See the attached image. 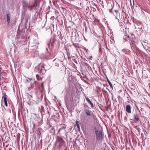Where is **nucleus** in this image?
Returning a JSON list of instances; mask_svg holds the SVG:
<instances>
[{
    "label": "nucleus",
    "mask_w": 150,
    "mask_h": 150,
    "mask_svg": "<svg viewBox=\"0 0 150 150\" xmlns=\"http://www.w3.org/2000/svg\"><path fill=\"white\" fill-rule=\"evenodd\" d=\"M126 111L128 113H130L131 112V108L130 106L129 105H127L126 107Z\"/></svg>",
    "instance_id": "obj_8"
},
{
    "label": "nucleus",
    "mask_w": 150,
    "mask_h": 150,
    "mask_svg": "<svg viewBox=\"0 0 150 150\" xmlns=\"http://www.w3.org/2000/svg\"><path fill=\"white\" fill-rule=\"evenodd\" d=\"M6 21L9 24L10 22V14L9 13H8L6 14Z\"/></svg>",
    "instance_id": "obj_9"
},
{
    "label": "nucleus",
    "mask_w": 150,
    "mask_h": 150,
    "mask_svg": "<svg viewBox=\"0 0 150 150\" xmlns=\"http://www.w3.org/2000/svg\"><path fill=\"white\" fill-rule=\"evenodd\" d=\"M83 78H84V76H83Z\"/></svg>",
    "instance_id": "obj_41"
},
{
    "label": "nucleus",
    "mask_w": 150,
    "mask_h": 150,
    "mask_svg": "<svg viewBox=\"0 0 150 150\" xmlns=\"http://www.w3.org/2000/svg\"><path fill=\"white\" fill-rule=\"evenodd\" d=\"M99 50L100 51L101 50V49H99Z\"/></svg>",
    "instance_id": "obj_32"
},
{
    "label": "nucleus",
    "mask_w": 150,
    "mask_h": 150,
    "mask_svg": "<svg viewBox=\"0 0 150 150\" xmlns=\"http://www.w3.org/2000/svg\"><path fill=\"white\" fill-rule=\"evenodd\" d=\"M88 11H85V12H86V15H85V16L87 17L88 18V17L90 14V11L89 10V8H88Z\"/></svg>",
    "instance_id": "obj_10"
},
{
    "label": "nucleus",
    "mask_w": 150,
    "mask_h": 150,
    "mask_svg": "<svg viewBox=\"0 0 150 150\" xmlns=\"http://www.w3.org/2000/svg\"><path fill=\"white\" fill-rule=\"evenodd\" d=\"M113 14L114 16H115L116 18H117V17H119L120 16V14L118 12V13H113Z\"/></svg>",
    "instance_id": "obj_17"
},
{
    "label": "nucleus",
    "mask_w": 150,
    "mask_h": 150,
    "mask_svg": "<svg viewBox=\"0 0 150 150\" xmlns=\"http://www.w3.org/2000/svg\"><path fill=\"white\" fill-rule=\"evenodd\" d=\"M125 119H127V117H125Z\"/></svg>",
    "instance_id": "obj_31"
},
{
    "label": "nucleus",
    "mask_w": 150,
    "mask_h": 150,
    "mask_svg": "<svg viewBox=\"0 0 150 150\" xmlns=\"http://www.w3.org/2000/svg\"><path fill=\"white\" fill-rule=\"evenodd\" d=\"M85 50H86V52H87V50H88L87 49H86L85 48Z\"/></svg>",
    "instance_id": "obj_28"
},
{
    "label": "nucleus",
    "mask_w": 150,
    "mask_h": 150,
    "mask_svg": "<svg viewBox=\"0 0 150 150\" xmlns=\"http://www.w3.org/2000/svg\"><path fill=\"white\" fill-rule=\"evenodd\" d=\"M127 37H128V38L129 39V40H132V39H131V38L130 37H129V36H128Z\"/></svg>",
    "instance_id": "obj_24"
},
{
    "label": "nucleus",
    "mask_w": 150,
    "mask_h": 150,
    "mask_svg": "<svg viewBox=\"0 0 150 150\" xmlns=\"http://www.w3.org/2000/svg\"><path fill=\"white\" fill-rule=\"evenodd\" d=\"M30 96L32 98V96Z\"/></svg>",
    "instance_id": "obj_35"
},
{
    "label": "nucleus",
    "mask_w": 150,
    "mask_h": 150,
    "mask_svg": "<svg viewBox=\"0 0 150 150\" xmlns=\"http://www.w3.org/2000/svg\"><path fill=\"white\" fill-rule=\"evenodd\" d=\"M65 135L66 136V138L67 139H68V137H67V132H65Z\"/></svg>",
    "instance_id": "obj_22"
},
{
    "label": "nucleus",
    "mask_w": 150,
    "mask_h": 150,
    "mask_svg": "<svg viewBox=\"0 0 150 150\" xmlns=\"http://www.w3.org/2000/svg\"><path fill=\"white\" fill-rule=\"evenodd\" d=\"M143 9L142 8H141V11H142V12L143 13V14H144V15H145V13H144V11H143Z\"/></svg>",
    "instance_id": "obj_23"
},
{
    "label": "nucleus",
    "mask_w": 150,
    "mask_h": 150,
    "mask_svg": "<svg viewBox=\"0 0 150 150\" xmlns=\"http://www.w3.org/2000/svg\"><path fill=\"white\" fill-rule=\"evenodd\" d=\"M86 136V142H89L91 139L90 135L88 134V136Z\"/></svg>",
    "instance_id": "obj_11"
},
{
    "label": "nucleus",
    "mask_w": 150,
    "mask_h": 150,
    "mask_svg": "<svg viewBox=\"0 0 150 150\" xmlns=\"http://www.w3.org/2000/svg\"><path fill=\"white\" fill-rule=\"evenodd\" d=\"M79 122L78 121H76V125L78 129L79 130L80 127L79 126Z\"/></svg>",
    "instance_id": "obj_14"
},
{
    "label": "nucleus",
    "mask_w": 150,
    "mask_h": 150,
    "mask_svg": "<svg viewBox=\"0 0 150 150\" xmlns=\"http://www.w3.org/2000/svg\"><path fill=\"white\" fill-rule=\"evenodd\" d=\"M112 8L110 10V13H112Z\"/></svg>",
    "instance_id": "obj_26"
},
{
    "label": "nucleus",
    "mask_w": 150,
    "mask_h": 150,
    "mask_svg": "<svg viewBox=\"0 0 150 150\" xmlns=\"http://www.w3.org/2000/svg\"><path fill=\"white\" fill-rule=\"evenodd\" d=\"M86 64V65H87V64Z\"/></svg>",
    "instance_id": "obj_36"
},
{
    "label": "nucleus",
    "mask_w": 150,
    "mask_h": 150,
    "mask_svg": "<svg viewBox=\"0 0 150 150\" xmlns=\"http://www.w3.org/2000/svg\"><path fill=\"white\" fill-rule=\"evenodd\" d=\"M106 78L107 79V81L108 82L110 87L112 89L113 88L111 82L108 79V78L107 77H106Z\"/></svg>",
    "instance_id": "obj_12"
},
{
    "label": "nucleus",
    "mask_w": 150,
    "mask_h": 150,
    "mask_svg": "<svg viewBox=\"0 0 150 150\" xmlns=\"http://www.w3.org/2000/svg\"><path fill=\"white\" fill-rule=\"evenodd\" d=\"M87 83V84L88 85V86H87L86 88V89H90V84H89V83Z\"/></svg>",
    "instance_id": "obj_19"
},
{
    "label": "nucleus",
    "mask_w": 150,
    "mask_h": 150,
    "mask_svg": "<svg viewBox=\"0 0 150 150\" xmlns=\"http://www.w3.org/2000/svg\"><path fill=\"white\" fill-rule=\"evenodd\" d=\"M130 43L131 45H132V46H133L134 45V42L132 39L131 40V42H130Z\"/></svg>",
    "instance_id": "obj_18"
},
{
    "label": "nucleus",
    "mask_w": 150,
    "mask_h": 150,
    "mask_svg": "<svg viewBox=\"0 0 150 150\" xmlns=\"http://www.w3.org/2000/svg\"><path fill=\"white\" fill-rule=\"evenodd\" d=\"M95 131L97 139L98 140L102 139L103 138L102 131L101 130L98 131L96 128Z\"/></svg>",
    "instance_id": "obj_2"
},
{
    "label": "nucleus",
    "mask_w": 150,
    "mask_h": 150,
    "mask_svg": "<svg viewBox=\"0 0 150 150\" xmlns=\"http://www.w3.org/2000/svg\"><path fill=\"white\" fill-rule=\"evenodd\" d=\"M130 86V88L132 89H134V86H133V85H131Z\"/></svg>",
    "instance_id": "obj_21"
},
{
    "label": "nucleus",
    "mask_w": 150,
    "mask_h": 150,
    "mask_svg": "<svg viewBox=\"0 0 150 150\" xmlns=\"http://www.w3.org/2000/svg\"><path fill=\"white\" fill-rule=\"evenodd\" d=\"M85 40L87 41V40L85 38Z\"/></svg>",
    "instance_id": "obj_33"
},
{
    "label": "nucleus",
    "mask_w": 150,
    "mask_h": 150,
    "mask_svg": "<svg viewBox=\"0 0 150 150\" xmlns=\"http://www.w3.org/2000/svg\"><path fill=\"white\" fill-rule=\"evenodd\" d=\"M38 76V75H37L36 76Z\"/></svg>",
    "instance_id": "obj_34"
},
{
    "label": "nucleus",
    "mask_w": 150,
    "mask_h": 150,
    "mask_svg": "<svg viewBox=\"0 0 150 150\" xmlns=\"http://www.w3.org/2000/svg\"><path fill=\"white\" fill-rule=\"evenodd\" d=\"M146 50L149 54H150V47L148 48V49Z\"/></svg>",
    "instance_id": "obj_20"
},
{
    "label": "nucleus",
    "mask_w": 150,
    "mask_h": 150,
    "mask_svg": "<svg viewBox=\"0 0 150 150\" xmlns=\"http://www.w3.org/2000/svg\"><path fill=\"white\" fill-rule=\"evenodd\" d=\"M68 80L70 81H71L73 80V78L72 76L70 74L69 75V77H68Z\"/></svg>",
    "instance_id": "obj_15"
},
{
    "label": "nucleus",
    "mask_w": 150,
    "mask_h": 150,
    "mask_svg": "<svg viewBox=\"0 0 150 150\" xmlns=\"http://www.w3.org/2000/svg\"><path fill=\"white\" fill-rule=\"evenodd\" d=\"M46 71V70L45 69L43 65H41V67H39L38 68V72L40 74H43Z\"/></svg>",
    "instance_id": "obj_4"
},
{
    "label": "nucleus",
    "mask_w": 150,
    "mask_h": 150,
    "mask_svg": "<svg viewBox=\"0 0 150 150\" xmlns=\"http://www.w3.org/2000/svg\"><path fill=\"white\" fill-rule=\"evenodd\" d=\"M133 117L134 119V121L135 122H137L140 121L138 113L136 112L134 113L133 115Z\"/></svg>",
    "instance_id": "obj_5"
},
{
    "label": "nucleus",
    "mask_w": 150,
    "mask_h": 150,
    "mask_svg": "<svg viewBox=\"0 0 150 150\" xmlns=\"http://www.w3.org/2000/svg\"><path fill=\"white\" fill-rule=\"evenodd\" d=\"M35 3L33 5H31L30 6H29L28 8H30V9L31 10H32L33 8L35 6Z\"/></svg>",
    "instance_id": "obj_13"
},
{
    "label": "nucleus",
    "mask_w": 150,
    "mask_h": 150,
    "mask_svg": "<svg viewBox=\"0 0 150 150\" xmlns=\"http://www.w3.org/2000/svg\"><path fill=\"white\" fill-rule=\"evenodd\" d=\"M89 57L90 58H92V56H89Z\"/></svg>",
    "instance_id": "obj_30"
},
{
    "label": "nucleus",
    "mask_w": 150,
    "mask_h": 150,
    "mask_svg": "<svg viewBox=\"0 0 150 150\" xmlns=\"http://www.w3.org/2000/svg\"><path fill=\"white\" fill-rule=\"evenodd\" d=\"M1 78H0V81H1Z\"/></svg>",
    "instance_id": "obj_37"
},
{
    "label": "nucleus",
    "mask_w": 150,
    "mask_h": 150,
    "mask_svg": "<svg viewBox=\"0 0 150 150\" xmlns=\"http://www.w3.org/2000/svg\"><path fill=\"white\" fill-rule=\"evenodd\" d=\"M4 102L5 103V105L7 107V103L6 100V97H4Z\"/></svg>",
    "instance_id": "obj_16"
},
{
    "label": "nucleus",
    "mask_w": 150,
    "mask_h": 150,
    "mask_svg": "<svg viewBox=\"0 0 150 150\" xmlns=\"http://www.w3.org/2000/svg\"><path fill=\"white\" fill-rule=\"evenodd\" d=\"M85 98L86 99V102L90 104L92 108L94 107V105L92 102L93 100L91 98H89L88 97H86L85 96Z\"/></svg>",
    "instance_id": "obj_3"
},
{
    "label": "nucleus",
    "mask_w": 150,
    "mask_h": 150,
    "mask_svg": "<svg viewBox=\"0 0 150 150\" xmlns=\"http://www.w3.org/2000/svg\"><path fill=\"white\" fill-rule=\"evenodd\" d=\"M47 50H48V49L47 48Z\"/></svg>",
    "instance_id": "obj_39"
},
{
    "label": "nucleus",
    "mask_w": 150,
    "mask_h": 150,
    "mask_svg": "<svg viewBox=\"0 0 150 150\" xmlns=\"http://www.w3.org/2000/svg\"><path fill=\"white\" fill-rule=\"evenodd\" d=\"M93 113L91 110H85V120L86 121V127H88L89 128H91V125L90 123L92 119V115Z\"/></svg>",
    "instance_id": "obj_1"
},
{
    "label": "nucleus",
    "mask_w": 150,
    "mask_h": 150,
    "mask_svg": "<svg viewBox=\"0 0 150 150\" xmlns=\"http://www.w3.org/2000/svg\"><path fill=\"white\" fill-rule=\"evenodd\" d=\"M85 78H86V76H85Z\"/></svg>",
    "instance_id": "obj_38"
},
{
    "label": "nucleus",
    "mask_w": 150,
    "mask_h": 150,
    "mask_svg": "<svg viewBox=\"0 0 150 150\" xmlns=\"http://www.w3.org/2000/svg\"><path fill=\"white\" fill-rule=\"evenodd\" d=\"M114 11L115 12V13H118V11L117 10H114Z\"/></svg>",
    "instance_id": "obj_25"
},
{
    "label": "nucleus",
    "mask_w": 150,
    "mask_h": 150,
    "mask_svg": "<svg viewBox=\"0 0 150 150\" xmlns=\"http://www.w3.org/2000/svg\"><path fill=\"white\" fill-rule=\"evenodd\" d=\"M66 128V127L63 126L60 128L58 131V133H59L60 134H62L66 132V130L65 129Z\"/></svg>",
    "instance_id": "obj_6"
},
{
    "label": "nucleus",
    "mask_w": 150,
    "mask_h": 150,
    "mask_svg": "<svg viewBox=\"0 0 150 150\" xmlns=\"http://www.w3.org/2000/svg\"><path fill=\"white\" fill-rule=\"evenodd\" d=\"M88 8H89L88 7H87V8H86V11H88Z\"/></svg>",
    "instance_id": "obj_29"
},
{
    "label": "nucleus",
    "mask_w": 150,
    "mask_h": 150,
    "mask_svg": "<svg viewBox=\"0 0 150 150\" xmlns=\"http://www.w3.org/2000/svg\"><path fill=\"white\" fill-rule=\"evenodd\" d=\"M0 78H1V75H0Z\"/></svg>",
    "instance_id": "obj_40"
},
{
    "label": "nucleus",
    "mask_w": 150,
    "mask_h": 150,
    "mask_svg": "<svg viewBox=\"0 0 150 150\" xmlns=\"http://www.w3.org/2000/svg\"><path fill=\"white\" fill-rule=\"evenodd\" d=\"M142 45L144 47V48L146 50L148 49L149 47V44L147 43L146 42H144L143 43H142Z\"/></svg>",
    "instance_id": "obj_7"
},
{
    "label": "nucleus",
    "mask_w": 150,
    "mask_h": 150,
    "mask_svg": "<svg viewBox=\"0 0 150 150\" xmlns=\"http://www.w3.org/2000/svg\"><path fill=\"white\" fill-rule=\"evenodd\" d=\"M143 110H144V109L142 108H141V111H143Z\"/></svg>",
    "instance_id": "obj_27"
}]
</instances>
